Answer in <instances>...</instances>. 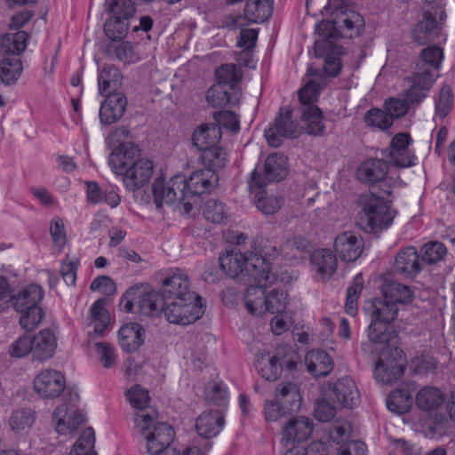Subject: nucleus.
Here are the masks:
<instances>
[{
  "mask_svg": "<svg viewBox=\"0 0 455 455\" xmlns=\"http://www.w3.org/2000/svg\"><path fill=\"white\" fill-rule=\"evenodd\" d=\"M333 399L344 408H353L360 400L355 382L350 377L338 379L332 387Z\"/></svg>",
  "mask_w": 455,
  "mask_h": 455,
  "instance_id": "412c9836",
  "label": "nucleus"
},
{
  "mask_svg": "<svg viewBox=\"0 0 455 455\" xmlns=\"http://www.w3.org/2000/svg\"><path fill=\"white\" fill-rule=\"evenodd\" d=\"M213 118L217 123L216 125L220 127V130L221 127H223L233 133H237L240 131L239 117L232 111L223 110L215 112Z\"/></svg>",
  "mask_w": 455,
  "mask_h": 455,
  "instance_id": "680f3d73",
  "label": "nucleus"
},
{
  "mask_svg": "<svg viewBox=\"0 0 455 455\" xmlns=\"http://www.w3.org/2000/svg\"><path fill=\"white\" fill-rule=\"evenodd\" d=\"M121 73L116 68L105 66L98 76L99 92L104 96L118 93L116 91L121 85Z\"/></svg>",
  "mask_w": 455,
  "mask_h": 455,
  "instance_id": "4c0bfd02",
  "label": "nucleus"
},
{
  "mask_svg": "<svg viewBox=\"0 0 455 455\" xmlns=\"http://www.w3.org/2000/svg\"><path fill=\"white\" fill-rule=\"evenodd\" d=\"M444 402L440 389L434 387H424L416 395V405L423 411H431L438 408Z\"/></svg>",
  "mask_w": 455,
  "mask_h": 455,
  "instance_id": "37998d69",
  "label": "nucleus"
},
{
  "mask_svg": "<svg viewBox=\"0 0 455 455\" xmlns=\"http://www.w3.org/2000/svg\"><path fill=\"white\" fill-rule=\"evenodd\" d=\"M275 399L291 414L297 412L301 405L298 387L291 382L279 384L275 389Z\"/></svg>",
  "mask_w": 455,
  "mask_h": 455,
  "instance_id": "2f4dec72",
  "label": "nucleus"
},
{
  "mask_svg": "<svg viewBox=\"0 0 455 455\" xmlns=\"http://www.w3.org/2000/svg\"><path fill=\"white\" fill-rule=\"evenodd\" d=\"M224 423L225 419L220 411H204L196 419V429L199 435L209 439L220 434Z\"/></svg>",
  "mask_w": 455,
  "mask_h": 455,
  "instance_id": "4be33fe9",
  "label": "nucleus"
},
{
  "mask_svg": "<svg viewBox=\"0 0 455 455\" xmlns=\"http://www.w3.org/2000/svg\"><path fill=\"white\" fill-rule=\"evenodd\" d=\"M365 309L368 311L370 318L381 320L390 324L397 318L399 311L398 306L384 296L371 301Z\"/></svg>",
  "mask_w": 455,
  "mask_h": 455,
  "instance_id": "7c9ffc66",
  "label": "nucleus"
},
{
  "mask_svg": "<svg viewBox=\"0 0 455 455\" xmlns=\"http://www.w3.org/2000/svg\"><path fill=\"white\" fill-rule=\"evenodd\" d=\"M300 118L307 123L305 128L308 135L321 137L325 133V124L322 110L317 106L300 108Z\"/></svg>",
  "mask_w": 455,
  "mask_h": 455,
  "instance_id": "72a5a7b5",
  "label": "nucleus"
},
{
  "mask_svg": "<svg viewBox=\"0 0 455 455\" xmlns=\"http://www.w3.org/2000/svg\"><path fill=\"white\" fill-rule=\"evenodd\" d=\"M344 25L349 36H358L364 28L365 21L363 17L355 11H347L342 13L339 21Z\"/></svg>",
  "mask_w": 455,
  "mask_h": 455,
  "instance_id": "864d4df0",
  "label": "nucleus"
},
{
  "mask_svg": "<svg viewBox=\"0 0 455 455\" xmlns=\"http://www.w3.org/2000/svg\"><path fill=\"white\" fill-rule=\"evenodd\" d=\"M95 443V433L92 427L85 428L82 435L71 449L69 455H98L92 451Z\"/></svg>",
  "mask_w": 455,
  "mask_h": 455,
  "instance_id": "09e8293b",
  "label": "nucleus"
},
{
  "mask_svg": "<svg viewBox=\"0 0 455 455\" xmlns=\"http://www.w3.org/2000/svg\"><path fill=\"white\" fill-rule=\"evenodd\" d=\"M443 57V53L442 48L436 45L427 46L423 49L420 53L422 61L435 69L440 68Z\"/></svg>",
  "mask_w": 455,
  "mask_h": 455,
  "instance_id": "774afa93",
  "label": "nucleus"
},
{
  "mask_svg": "<svg viewBox=\"0 0 455 455\" xmlns=\"http://www.w3.org/2000/svg\"><path fill=\"white\" fill-rule=\"evenodd\" d=\"M405 366L395 362H383L379 360L374 370V376L377 381L386 385H392L403 377Z\"/></svg>",
  "mask_w": 455,
  "mask_h": 455,
  "instance_id": "e433bc0d",
  "label": "nucleus"
},
{
  "mask_svg": "<svg viewBox=\"0 0 455 455\" xmlns=\"http://www.w3.org/2000/svg\"><path fill=\"white\" fill-rule=\"evenodd\" d=\"M356 225L366 233H379L391 226L395 212L391 202L374 193L361 194L355 202Z\"/></svg>",
  "mask_w": 455,
  "mask_h": 455,
  "instance_id": "7ed1b4c3",
  "label": "nucleus"
},
{
  "mask_svg": "<svg viewBox=\"0 0 455 455\" xmlns=\"http://www.w3.org/2000/svg\"><path fill=\"white\" fill-rule=\"evenodd\" d=\"M218 180V174L211 168L197 170L188 179L183 175H174L168 182L157 177L152 185L154 202L156 208L160 209L164 204H172L179 200L183 204L184 213L188 214L192 210V203L187 199L210 192Z\"/></svg>",
  "mask_w": 455,
  "mask_h": 455,
  "instance_id": "f257e3e1",
  "label": "nucleus"
},
{
  "mask_svg": "<svg viewBox=\"0 0 455 455\" xmlns=\"http://www.w3.org/2000/svg\"><path fill=\"white\" fill-rule=\"evenodd\" d=\"M305 365L314 377H326L333 370V361L330 355L320 349L311 350L305 356Z\"/></svg>",
  "mask_w": 455,
  "mask_h": 455,
  "instance_id": "b1692460",
  "label": "nucleus"
},
{
  "mask_svg": "<svg viewBox=\"0 0 455 455\" xmlns=\"http://www.w3.org/2000/svg\"><path fill=\"white\" fill-rule=\"evenodd\" d=\"M380 291L382 296L397 306L410 304L414 299V292L410 286L387 277L383 280Z\"/></svg>",
  "mask_w": 455,
  "mask_h": 455,
  "instance_id": "a878e982",
  "label": "nucleus"
},
{
  "mask_svg": "<svg viewBox=\"0 0 455 455\" xmlns=\"http://www.w3.org/2000/svg\"><path fill=\"white\" fill-rule=\"evenodd\" d=\"M163 312L169 323L188 325L202 317L204 307L201 297L190 299L182 297L165 299Z\"/></svg>",
  "mask_w": 455,
  "mask_h": 455,
  "instance_id": "1a4fd4ad",
  "label": "nucleus"
},
{
  "mask_svg": "<svg viewBox=\"0 0 455 455\" xmlns=\"http://www.w3.org/2000/svg\"><path fill=\"white\" fill-rule=\"evenodd\" d=\"M127 398L131 403V405L139 410L140 411L137 413L136 417L139 414L143 413H156L153 410L148 411L147 409L148 407L149 403V395L148 390L142 388L139 385H135L131 387L126 393Z\"/></svg>",
  "mask_w": 455,
  "mask_h": 455,
  "instance_id": "8fccbe9b",
  "label": "nucleus"
},
{
  "mask_svg": "<svg viewBox=\"0 0 455 455\" xmlns=\"http://www.w3.org/2000/svg\"><path fill=\"white\" fill-rule=\"evenodd\" d=\"M22 71V63L19 57L5 56L0 60V80L4 84H13Z\"/></svg>",
  "mask_w": 455,
  "mask_h": 455,
  "instance_id": "a18cd8bd",
  "label": "nucleus"
},
{
  "mask_svg": "<svg viewBox=\"0 0 455 455\" xmlns=\"http://www.w3.org/2000/svg\"><path fill=\"white\" fill-rule=\"evenodd\" d=\"M287 174L286 159L280 154H272L267 157L262 169L256 167L249 180V188L252 193L261 189L269 182H278Z\"/></svg>",
  "mask_w": 455,
  "mask_h": 455,
  "instance_id": "9d476101",
  "label": "nucleus"
},
{
  "mask_svg": "<svg viewBox=\"0 0 455 455\" xmlns=\"http://www.w3.org/2000/svg\"><path fill=\"white\" fill-rule=\"evenodd\" d=\"M127 20L110 17L104 24L105 33L112 40L122 39L128 31Z\"/></svg>",
  "mask_w": 455,
  "mask_h": 455,
  "instance_id": "e2e57ef3",
  "label": "nucleus"
},
{
  "mask_svg": "<svg viewBox=\"0 0 455 455\" xmlns=\"http://www.w3.org/2000/svg\"><path fill=\"white\" fill-rule=\"evenodd\" d=\"M297 132V123L291 119V112L285 107L279 109L275 123L265 131V137L271 147L277 148L283 138H292Z\"/></svg>",
  "mask_w": 455,
  "mask_h": 455,
  "instance_id": "ddd939ff",
  "label": "nucleus"
},
{
  "mask_svg": "<svg viewBox=\"0 0 455 455\" xmlns=\"http://www.w3.org/2000/svg\"><path fill=\"white\" fill-rule=\"evenodd\" d=\"M217 84H221L230 91L241 90L239 82L243 77L240 67L235 64L221 65L215 72Z\"/></svg>",
  "mask_w": 455,
  "mask_h": 455,
  "instance_id": "a19ab883",
  "label": "nucleus"
},
{
  "mask_svg": "<svg viewBox=\"0 0 455 455\" xmlns=\"http://www.w3.org/2000/svg\"><path fill=\"white\" fill-rule=\"evenodd\" d=\"M221 270L228 276L235 278L240 275L253 280L259 287L266 286L269 276H265L264 271L268 267L261 258L253 256L251 249L246 252L233 249L221 254L219 258Z\"/></svg>",
  "mask_w": 455,
  "mask_h": 455,
  "instance_id": "20e7f679",
  "label": "nucleus"
},
{
  "mask_svg": "<svg viewBox=\"0 0 455 455\" xmlns=\"http://www.w3.org/2000/svg\"><path fill=\"white\" fill-rule=\"evenodd\" d=\"M108 164L115 173L123 176V182L129 191H136L148 185L154 173V164L148 158L140 157L136 145H122L113 149Z\"/></svg>",
  "mask_w": 455,
  "mask_h": 455,
  "instance_id": "f03ea898",
  "label": "nucleus"
},
{
  "mask_svg": "<svg viewBox=\"0 0 455 455\" xmlns=\"http://www.w3.org/2000/svg\"><path fill=\"white\" fill-rule=\"evenodd\" d=\"M420 255L413 246L400 249L395 257L393 270L405 278L412 279L419 274L423 267Z\"/></svg>",
  "mask_w": 455,
  "mask_h": 455,
  "instance_id": "dca6fc26",
  "label": "nucleus"
},
{
  "mask_svg": "<svg viewBox=\"0 0 455 455\" xmlns=\"http://www.w3.org/2000/svg\"><path fill=\"white\" fill-rule=\"evenodd\" d=\"M411 142V138L407 133L400 132L394 136L388 153L393 165L406 168L415 164L416 157L409 148Z\"/></svg>",
  "mask_w": 455,
  "mask_h": 455,
  "instance_id": "f3484780",
  "label": "nucleus"
},
{
  "mask_svg": "<svg viewBox=\"0 0 455 455\" xmlns=\"http://www.w3.org/2000/svg\"><path fill=\"white\" fill-rule=\"evenodd\" d=\"M383 108L392 117V120L404 116L411 108L400 94L397 97H390L385 100Z\"/></svg>",
  "mask_w": 455,
  "mask_h": 455,
  "instance_id": "bf43d9fd",
  "label": "nucleus"
},
{
  "mask_svg": "<svg viewBox=\"0 0 455 455\" xmlns=\"http://www.w3.org/2000/svg\"><path fill=\"white\" fill-rule=\"evenodd\" d=\"M423 263L434 265L442 261L447 255L446 246L438 241H433L423 244L419 251Z\"/></svg>",
  "mask_w": 455,
  "mask_h": 455,
  "instance_id": "49530a36",
  "label": "nucleus"
},
{
  "mask_svg": "<svg viewBox=\"0 0 455 455\" xmlns=\"http://www.w3.org/2000/svg\"><path fill=\"white\" fill-rule=\"evenodd\" d=\"M65 377L61 372L47 369L42 371L34 379L36 392L44 398H55L65 390Z\"/></svg>",
  "mask_w": 455,
  "mask_h": 455,
  "instance_id": "4468645a",
  "label": "nucleus"
},
{
  "mask_svg": "<svg viewBox=\"0 0 455 455\" xmlns=\"http://www.w3.org/2000/svg\"><path fill=\"white\" fill-rule=\"evenodd\" d=\"M156 413H141L135 418V427L145 436V447L148 454L160 455L171 446L175 431L167 423H156L151 429Z\"/></svg>",
  "mask_w": 455,
  "mask_h": 455,
  "instance_id": "423d86ee",
  "label": "nucleus"
},
{
  "mask_svg": "<svg viewBox=\"0 0 455 455\" xmlns=\"http://www.w3.org/2000/svg\"><path fill=\"white\" fill-rule=\"evenodd\" d=\"M164 299L186 297L200 299V296L190 290V282L187 272L183 269H171L162 283Z\"/></svg>",
  "mask_w": 455,
  "mask_h": 455,
  "instance_id": "9b49d317",
  "label": "nucleus"
},
{
  "mask_svg": "<svg viewBox=\"0 0 455 455\" xmlns=\"http://www.w3.org/2000/svg\"><path fill=\"white\" fill-rule=\"evenodd\" d=\"M406 80L410 86L400 96H403L411 108H416L427 97L435 82L433 75L429 70H425L413 73Z\"/></svg>",
  "mask_w": 455,
  "mask_h": 455,
  "instance_id": "f8f14e48",
  "label": "nucleus"
},
{
  "mask_svg": "<svg viewBox=\"0 0 455 455\" xmlns=\"http://www.w3.org/2000/svg\"><path fill=\"white\" fill-rule=\"evenodd\" d=\"M127 99L123 93H111L106 96L100 108L101 124H111L118 121L124 114Z\"/></svg>",
  "mask_w": 455,
  "mask_h": 455,
  "instance_id": "a211bd4d",
  "label": "nucleus"
},
{
  "mask_svg": "<svg viewBox=\"0 0 455 455\" xmlns=\"http://www.w3.org/2000/svg\"><path fill=\"white\" fill-rule=\"evenodd\" d=\"M143 327L136 323L124 324L118 331V342L126 353L137 351L144 342Z\"/></svg>",
  "mask_w": 455,
  "mask_h": 455,
  "instance_id": "5701e85b",
  "label": "nucleus"
},
{
  "mask_svg": "<svg viewBox=\"0 0 455 455\" xmlns=\"http://www.w3.org/2000/svg\"><path fill=\"white\" fill-rule=\"evenodd\" d=\"M313 432V423L305 417H296L288 420L283 428V440L286 443H302Z\"/></svg>",
  "mask_w": 455,
  "mask_h": 455,
  "instance_id": "aec40b11",
  "label": "nucleus"
},
{
  "mask_svg": "<svg viewBox=\"0 0 455 455\" xmlns=\"http://www.w3.org/2000/svg\"><path fill=\"white\" fill-rule=\"evenodd\" d=\"M200 159L205 168H211L214 171V169L225 166L227 153L222 148L217 145L202 151Z\"/></svg>",
  "mask_w": 455,
  "mask_h": 455,
  "instance_id": "3c124183",
  "label": "nucleus"
},
{
  "mask_svg": "<svg viewBox=\"0 0 455 455\" xmlns=\"http://www.w3.org/2000/svg\"><path fill=\"white\" fill-rule=\"evenodd\" d=\"M241 99V90L230 91L221 84H213L207 92V102L213 108L235 105Z\"/></svg>",
  "mask_w": 455,
  "mask_h": 455,
  "instance_id": "473e14b6",
  "label": "nucleus"
},
{
  "mask_svg": "<svg viewBox=\"0 0 455 455\" xmlns=\"http://www.w3.org/2000/svg\"><path fill=\"white\" fill-rule=\"evenodd\" d=\"M204 214L207 220L213 223H223L228 218L226 205L217 199H209L204 208Z\"/></svg>",
  "mask_w": 455,
  "mask_h": 455,
  "instance_id": "6e6d98bb",
  "label": "nucleus"
},
{
  "mask_svg": "<svg viewBox=\"0 0 455 455\" xmlns=\"http://www.w3.org/2000/svg\"><path fill=\"white\" fill-rule=\"evenodd\" d=\"M35 421V412L30 409L17 410L12 412L10 426L15 432L29 428Z\"/></svg>",
  "mask_w": 455,
  "mask_h": 455,
  "instance_id": "4d7b16f0",
  "label": "nucleus"
},
{
  "mask_svg": "<svg viewBox=\"0 0 455 455\" xmlns=\"http://www.w3.org/2000/svg\"><path fill=\"white\" fill-rule=\"evenodd\" d=\"M33 357L43 361L51 358L57 347L54 333L49 329L41 330L32 338Z\"/></svg>",
  "mask_w": 455,
  "mask_h": 455,
  "instance_id": "cd10ccee",
  "label": "nucleus"
},
{
  "mask_svg": "<svg viewBox=\"0 0 455 455\" xmlns=\"http://www.w3.org/2000/svg\"><path fill=\"white\" fill-rule=\"evenodd\" d=\"M453 103L451 89L449 85L441 88L438 101L435 105L436 114L441 117H445L450 112Z\"/></svg>",
  "mask_w": 455,
  "mask_h": 455,
  "instance_id": "338daca9",
  "label": "nucleus"
},
{
  "mask_svg": "<svg viewBox=\"0 0 455 455\" xmlns=\"http://www.w3.org/2000/svg\"><path fill=\"white\" fill-rule=\"evenodd\" d=\"M364 122L368 126L376 127L379 130H387L392 126L394 121L385 109L371 108L364 116Z\"/></svg>",
  "mask_w": 455,
  "mask_h": 455,
  "instance_id": "5fc2aeb1",
  "label": "nucleus"
},
{
  "mask_svg": "<svg viewBox=\"0 0 455 455\" xmlns=\"http://www.w3.org/2000/svg\"><path fill=\"white\" fill-rule=\"evenodd\" d=\"M28 34L25 31L8 33L0 39V47L7 56L18 57L26 50Z\"/></svg>",
  "mask_w": 455,
  "mask_h": 455,
  "instance_id": "ea45409f",
  "label": "nucleus"
},
{
  "mask_svg": "<svg viewBox=\"0 0 455 455\" xmlns=\"http://www.w3.org/2000/svg\"><path fill=\"white\" fill-rule=\"evenodd\" d=\"M106 10L111 12L113 17L127 20L133 17L136 12L132 0H113Z\"/></svg>",
  "mask_w": 455,
  "mask_h": 455,
  "instance_id": "13d9d810",
  "label": "nucleus"
},
{
  "mask_svg": "<svg viewBox=\"0 0 455 455\" xmlns=\"http://www.w3.org/2000/svg\"><path fill=\"white\" fill-rule=\"evenodd\" d=\"M267 287H259L255 283L246 289L245 307L248 312L255 315L265 311L277 315L284 313L288 305L287 293L283 290L274 289L266 294Z\"/></svg>",
  "mask_w": 455,
  "mask_h": 455,
  "instance_id": "0eeeda50",
  "label": "nucleus"
},
{
  "mask_svg": "<svg viewBox=\"0 0 455 455\" xmlns=\"http://www.w3.org/2000/svg\"><path fill=\"white\" fill-rule=\"evenodd\" d=\"M221 139V131L214 124H204L197 127L192 135L193 145L200 151L217 146Z\"/></svg>",
  "mask_w": 455,
  "mask_h": 455,
  "instance_id": "c85d7f7f",
  "label": "nucleus"
},
{
  "mask_svg": "<svg viewBox=\"0 0 455 455\" xmlns=\"http://www.w3.org/2000/svg\"><path fill=\"white\" fill-rule=\"evenodd\" d=\"M273 12L270 0H248L244 7V17L251 23L267 20Z\"/></svg>",
  "mask_w": 455,
  "mask_h": 455,
  "instance_id": "58836bf2",
  "label": "nucleus"
},
{
  "mask_svg": "<svg viewBox=\"0 0 455 455\" xmlns=\"http://www.w3.org/2000/svg\"><path fill=\"white\" fill-rule=\"evenodd\" d=\"M416 389L413 382L406 383L403 387L392 391L387 397V407L389 411L403 414L407 412L412 405V392Z\"/></svg>",
  "mask_w": 455,
  "mask_h": 455,
  "instance_id": "393cba45",
  "label": "nucleus"
},
{
  "mask_svg": "<svg viewBox=\"0 0 455 455\" xmlns=\"http://www.w3.org/2000/svg\"><path fill=\"white\" fill-rule=\"evenodd\" d=\"M332 49V43L327 39L317 40L314 45V52L316 57H324V72L332 77L339 75L341 71V61L339 58L328 55Z\"/></svg>",
  "mask_w": 455,
  "mask_h": 455,
  "instance_id": "c9c22d12",
  "label": "nucleus"
},
{
  "mask_svg": "<svg viewBox=\"0 0 455 455\" xmlns=\"http://www.w3.org/2000/svg\"><path fill=\"white\" fill-rule=\"evenodd\" d=\"M228 392L223 383H212L205 388V399L217 405H225L227 403Z\"/></svg>",
  "mask_w": 455,
  "mask_h": 455,
  "instance_id": "69168bd1",
  "label": "nucleus"
},
{
  "mask_svg": "<svg viewBox=\"0 0 455 455\" xmlns=\"http://www.w3.org/2000/svg\"><path fill=\"white\" fill-rule=\"evenodd\" d=\"M363 245V238L351 231L339 234L333 242L337 256L347 262L355 261L361 256Z\"/></svg>",
  "mask_w": 455,
  "mask_h": 455,
  "instance_id": "2eb2a0df",
  "label": "nucleus"
},
{
  "mask_svg": "<svg viewBox=\"0 0 455 455\" xmlns=\"http://www.w3.org/2000/svg\"><path fill=\"white\" fill-rule=\"evenodd\" d=\"M311 263L322 280H327L338 267L336 255L330 249L315 250L311 255Z\"/></svg>",
  "mask_w": 455,
  "mask_h": 455,
  "instance_id": "bb28decb",
  "label": "nucleus"
},
{
  "mask_svg": "<svg viewBox=\"0 0 455 455\" xmlns=\"http://www.w3.org/2000/svg\"><path fill=\"white\" fill-rule=\"evenodd\" d=\"M163 293H158L156 291H149L140 298L138 304L140 310L146 315H155L158 312H163L164 306Z\"/></svg>",
  "mask_w": 455,
  "mask_h": 455,
  "instance_id": "de8ad7c7",
  "label": "nucleus"
},
{
  "mask_svg": "<svg viewBox=\"0 0 455 455\" xmlns=\"http://www.w3.org/2000/svg\"><path fill=\"white\" fill-rule=\"evenodd\" d=\"M255 366L261 377L267 380H276L282 374L283 363L276 355H270L266 351L256 355Z\"/></svg>",
  "mask_w": 455,
  "mask_h": 455,
  "instance_id": "c756f323",
  "label": "nucleus"
},
{
  "mask_svg": "<svg viewBox=\"0 0 455 455\" xmlns=\"http://www.w3.org/2000/svg\"><path fill=\"white\" fill-rule=\"evenodd\" d=\"M437 21L435 14L430 11L423 12L422 20L419 21L412 30V36L419 44H425L431 40V36L437 28Z\"/></svg>",
  "mask_w": 455,
  "mask_h": 455,
  "instance_id": "79ce46f5",
  "label": "nucleus"
},
{
  "mask_svg": "<svg viewBox=\"0 0 455 455\" xmlns=\"http://www.w3.org/2000/svg\"><path fill=\"white\" fill-rule=\"evenodd\" d=\"M367 332L369 340L372 343H388L395 337V331L390 323L373 318H371Z\"/></svg>",
  "mask_w": 455,
  "mask_h": 455,
  "instance_id": "c03bdc74",
  "label": "nucleus"
},
{
  "mask_svg": "<svg viewBox=\"0 0 455 455\" xmlns=\"http://www.w3.org/2000/svg\"><path fill=\"white\" fill-rule=\"evenodd\" d=\"M44 294L40 285L32 283L10 297L14 309L21 314L20 324L27 331L36 329L44 318V312L40 307Z\"/></svg>",
  "mask_w": 455,
  "mask_h": 455,
  "instance_id": "39448f33",
  "label": "nucleus"
},
{
  "mask_svg": "<svg viewBox=\"0 0 455 455\" xmlns=\"http://www.w3.org/2000/svg\"><path fill=\"white\" fill-rule=\"evenodd\" d=\"M251 251L253 252V256L263 259L268 267L263 274L265 276H269L267 282H266V286L275 283L276 277L271 273L270 259L279 254L277 248L269 244L268 242L265 241L263 238H257L251 244Z\"/></svg>",
  "mask_w": 455,
  "mask_h": 455,
  "instance_id": "f704fd0d",
  "label": "nucleus"
},
{
  "mask_svg": "<svg viewBox=\"0 0 455 455\" xmlns=\"http://www.w3.org/2000/svg\"><path fill=\"white\" fill-rule=\"evenodd\" d=\"M92 320L94 324V332L102 335L109 323V314L104 307L103 299H98L91 307Z\"/></svg>",
  "mask_w": 455,
  "mask_h": 455,
  "instance_id": "603ef678",
  "label": "nucleus"
},
{
  "mask_svg": "<svg viewBox=\"0 0 455 455\" xmlns=\"http://www.w3.org/2000/svg\"><path fill=\"white\" fill-rule=\"evenodd\" d=\"M264 191H259L255 194V205L266 215L274 214L281 208L283 198L277 196H264Z\"/></svg>",
  "mask_w": 455,
  "mask_h": 455,
  "instance_id": "052dcab7",
  "label": "nucleus"
},
{
  "mask_svg": "<svg viewBox=\"0 0 455 455\" xmlns=\"http://www.w3.org/2000/svg\"><path fill=\"white\" fill-rule=\"evenodd\" d=\"M320 90L321 86L317 82L308 81L298 92L301 108L315 106L313 103L316 100Z\"/></svg>",
  "mask_w": 455,
  "mask_h": 455,
  "instance_id": "0e129e2a",
  "label": "nucleus"
},
{
  "mask_svg": "<svg viewBox=\"0 0 455 455\" xmlns=\"http://www.w3.org/2000/svg\"><path fill=\"white\" fill-rule=\"evenodd\" d=\"M388 172V164L386 161L378 158H369L363 161L357 169V178L366 184L383 182L386 186L385 178Z\"/></svg>",
  "mask_w": 455,
  "mask_h": 455,
  "instance_id": "6ab92c4d",
  "label": "nucleus"
},
{
  "mask_svg": "<svg viewBox=\"0 0 455 455\" xmlns=\"http://www.w3.org/2000/svg\"><path fill=\"white\" fill-rule=\"evenodd\" d=\"M65 403L58 406L52 414L55 429L59 434L67 435L76 430L85 420L84 415L76 410L79 401L76 387H68L64 395Z\"/></svg>",
  "mask_w": 455,
  "mask_h": 455,
  "instance_id": "6e6552de",
  "label": "nucleus"
}]
</instances>
